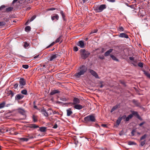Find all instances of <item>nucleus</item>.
<instances>
[{"mask_svg":"<svg viewBox=\"0 0 150 150\" xmlns=\"http://www.w3.org/2000/svg\"><path fill=\"white\" fill-rule=\"evenodd\" d=\"M107 125L104 124H102L101 126L104 127H107Z\"/></svg>","mask_w":150,"mask_h":150,"instance_id":"0e129e2a","label":"nucleus"},{"mask_svg":"<svg viewBox=\"0 0 150 150\" xmlns=\"http://www.w3.org/2000/svg\"><path fill=\"white\" fill-rule=\"evenodd\" d=\"M57 127V124H55L53 126V128L54 129H56Z\"/></svg>","mask_w":150,"mask_h":150,"instance_id":"13d9d810","label":"nucleus"},{"mask_svg":"<svg viewBox=\"0 0 150 150\" xmlns=\"http://www.w3.org/2000/svg\"><path fill=\"white\" fill-rule=\"evenodd\" d=\"M19 82L20 83L19 87L21 88H23V86L25 85L26 84L25 80L23 78H21Z\"/></svg>","mask_w":150,"mask_h":150,"instance_id":"39448f33","label":"nucleus"},{"mask_svg":"<svg viewBox=\"0 0 150 150\" xmlns=\"http://www.w3.org/2000/svg\"><path fill=\"white\" fill-rule=\"evenodd\" d=\"M55 9L54 8H49L48 9V11H52V10H55Z\"/></svg>","mask_w":150,"mask_h":150,"instance_id":"4d7b16f0","label":"nucleus"},{"mask_svg":"<svg viewBox=\"0 0 150 150\" xmlns=\"http://www.w3.org/2000/svg\"><path fill=\"white\" fill-rule=\"evenodd\" d=\"M138 66L141 67H143V64L142 63L140 62L138 64Z\"/></svg>","mask_w":150,"mask_h":150,"instance_id":"c03bdc74","label":"nucleus"},{"mask_svg":"<svg viewBox=\"0 0 150 150\" xmlns=\"http://www.w3.org/2000/svg\"><path fill=\"white\" fill-rule=\"evenodd\" d=\"M29 45V43H28L27 42H25L24 43V47L25 48H26L28 47Z\"/></svg>","mask_w":150,"mask_h":150,"instance_id":"473e14b6","label":"nucleus"},{"mask_svg":"<svg viewBox=\"0 0 150 150\" xmlns=\"http://www.w3.org/2000/svg\"><path fill=\"white\" fill-rule=\"evenodd\" d=\"M48 119H49L50 121H52V120H53L52 118V117H49L48 118Z\"/></svg>","mask_w":150,"mask_h":150,"instance_id":"680f3d73","label":"nucleus"},{"mask_svg":"<svg viewBox=\"0 0 150 150\" xmlns=\"http://www.w3.org/2000/svg\"><path fill=\"white\" fill-rule=\"evenodd\" d=\"M17 1L18 0H14L13 1V4L14 3H15L16 2V1Z\"/></svg>","mask_w":150,"mask_h":150,"instance_id":"774afa93","label":"nucleus"},{"mask_svg":"<svg viewBox=\"0 0 150 150\" xmlns=\"http://www.w3.org/2000/svg\"><path fill=\"white\" fill-rule=\"evenodd\" d=\"M5 7V6L4 5L1 6L0 7V10H1L3 9V8Z\"/></svg>","mask_w":150,"mask_h":150,"instance_id":"bf43d9fd","label":"nucleus"},{"mask_svg":"<svg viewBox=\"0 0 150 150\" xmlns=\"http://www.w3.org/2000/svg\"><path fill=\"white\" fill-rule=\"evenodd\" d=\"M60 100L63 101H65L67 100L65 98H60Z\"/></svg>","mask_w":150,"mask_h":150,"instance_id":"3c124183","label":"nucleus"},{"mask_svg":"<svg viewBox=\"0 0 150 150\" xmlns=\"http://www.w3.org/2000/svg\"><path fill=\"white\" fill-rule=\"evenodd\" d=\"M119 117L121 118V120H122V119H126V115H124L122 117Z\"/></svg>","mask_w":150,"mask_h":150,"instance_id":"09e8293b","label":"nucleus"},{"mask_svg":"<svg viewBox=\"0 0 150 150\" xmlns=\"http://www.w3.org/2000/svg\"><path fill=\"white\" fill-rule=\"evenodd\" d=\"M135 131L134 130H133L131 132V134L132 136H133L134 135V133L135 132Z\"/></svg>","mask_w":150,"mask_h":150,"instance_id":"052dcab7","label":"nucleus"},{"mask_svg":"<svg viewBox=\"0 0 150 150\" xmlns=\"http://www.w3.org/2000/svg\"><path fill=\"white\" fill-rule=\"evenodd\" d=\"M132 115H138L137 112H136V111H133L132 112Z\"/></svg>","mask_w":150,"mask_h":150,"instance_id":"37998d69","label":"nucleus"},{"mask_svg":"<svg viewBox=\"0 0 150 150\" xmlns=\"http://www.w3.org/2000/svg\"><path fill=\"white\" fill-rule=\"evenodd\" d=\"M36 17V16L34 15L32 16V17L31 18L30 20V22H31L33 21Z\"/></svg>","mask_w":150,"mask_h":150,"instance_id":"2f4dec72","label":"nucleus"},{"mask_svg":"<svg viewBox=\"0 0 150 150\" xmlns=\"http://www.w3.org/2000/svg\"><path fill=\"white\" fill-rule=\"evenodd\" d=\"M5 104L6 103L5 102H3L2 103H1L0 104V109L4 108L5 107Z\"/></svg>","mask_w":150,"mask_h":150,"instance_id":"4be33fe9","label":"nucleus"},{"mask_svg":"<svg viewBox=\"0 0 150 150\" xmlns=\"http://www.w3.org/2000/svg\"><path fill=\"white\" fill-rule=\"evenodd\" d=\"M46 128L45 127H41L40 128V130L41 132H43L46 131Z\"/></svg>","mask_w":150,"mask_h":150,"instance_id":"a878e982","label":"nucleus"},{"mask_svg":"<svg viewBox=\"0 0 150 150\" xmlns=\"http://www.w3.org/2000/svg\"><path fill=\"white\" fill-rule=\"evenodd\" d=\"M57 54H55L52 55L50 57V61H52L53 59L56 58L57 57Z\"/></svg>","mask_w":150,"mask_h":150,"instance_id":"2eb2a0df","label":"nucleus"},{"mask_svg":"<svg viewBox=\"0 0 150 150\" xmlns=\"http://www.w3.org/2000/svg\"><path fill=\"white\" fill-rule=\"evenodd\" d=\"M118 36L119 37L122 38H125L127 39L129 38L128 35L125 33H120Z\"/></svg>","mask_w":150,"mask_h":150,"instance_id":"6e6552de","label":"nucleus"},{"mask_svg":"<svg viewBox=\"0 0 150 150\" xmlns=\"http://www.w3.org/2000/svg\"><path fill=\"white\" fill-rule=\"evenodd\" d=\"M52 112H53V113L54 114H59L58 112L56 111H53V110H52Z\"/></svg>","mask_w":150,"mask_h":150,"instance_id":"864d4df0","label":"nucleus"},{"mask_svg":"<svg viewBox=\"0 0 150 150\" xmlns=\"http://www.w3.org/2000/svg\"><path fill=\"white\" fill-rule=\"evenodd\" d=\"M118 30L120 32H122L124 31V28L122 26H119L118 28Z\"/></svg>","mask_w":150,"mask_h":150,"instance_id":"c756f323","label":"nucleus"},{"mask_svg":"<svg viewBox=\"0 0 150 150\" xmlns=\"http://www.w3.org/2000/svg\"><path fill=\"white\" fill-rule=\"evenodd\" d=\"M9 93L12 96H13V91L11 90H10L9 91Z\"/></svg>","mask_w":150,"mask_h":150,"instance_id":"de8ad7c7","label":"nucleus"},{"mask_svg":"<svg viewBox=\"0 0 150 150\" xmlns=\"http://www.w3.org/2000/svg\"><path fill=\"white\" fill-rule=\"evenodd\" d=\"M18 86V83H15L14 85V87L15 89H16Z\"/></svg>","mask_w":150,"mask_h":150,"instance_id":"a18cd8bd","label":"nucleus"},{"mask_svg":"<svg viewBox=\"0 0 150 150\" xmlns=\"http://www.w3.org/2000/svg\"><path fill=\"white\" fill-rule=\"evenodd\" d=\"M41 112L42 114L45 117H47L49 115V112L45 110H42Z\"/></svg>","mask_w":150,"mask_h":150,"instance_id":"1a4fd4ad","label":"nucleus"},{"mask_svg":"<svg viewBox=\"0 0 150 150\" xmlns=\"http://www.w3.org/2000/svg\"><path fill=\"white\" fill-rule=\"evenodd\" d=\"M67 116H70L71 114L72 113V112L71 111L70 108H69L67 110Z\"/></svg>","mask_w":150,"mask_h":150,"instance_id":"6ab92c4d","label":"nucleus"},{"mask_svg":"<svg viewBox=\"0 0 150 150\" xmlns=\"http://www.w3.org/2000/svg\"><path fill=\"white\" fill-rule=\"evenodd\" d=\"M77 45L80 47L81 48H83L84 47V41H80L77 43Z\"/></svg>","mask_w":150,"mask_h":150,"instance_id":"0eeeda50","label":"nucleus"},{"mask_svg":"<svg viewBox=\"0 0 150 150\" xmlns=\"http://www.w3.org/2000/svg\"><path fill=\"white\" fill-rule=\"evenodd\" d=\"M74 108L76 109L81 110L83 108V106L81 105L76 104L74 105Z\"/></svg>","mask_w":150,"mask_h":150,"instance_id":"9d476101","label":"nucleus"},{"mask_svg":"<svg viewBox=\"0 0 150 150\" xmlns=\"http://www.w3.org/2000/svg\"><path fill=\"white\" fill-rule=\"evenodd\" d=\"M97 30H95L93 31H92L91 33H96L97 32Z\"/></svg>","mask_w":150,"mask_h":150,"instance_id":"5fc2aeb1","label":"nucleus"},{"mask_svg":"<svg viewBox=\"0 0 150 150\" xmlns=\"http://www.w3.org/2000/svg\"><path fill=\"white\" fill-rule=\"evenodd\" d=\"M133 117V115L132 114H130L128 116V117H126L125 119L126 121H128L130 119H131Z\"/></svg>","mask_w":150,"mask_h":150,"instance_id":"5701e85b","label":"nucleus"},{"mask_svg":"<svg viewBox=\"0 0 150 150\" xmlns=\"http://www.w3.org/2000/svg\"><path fill=\"white\" fill-rule=\"evenodd\" d=\"M60 14L62 16V18H64V17H65V15L64 14V13L63 12V11H60Z\"/></svg>","mask_w":150,"mask_h":150,"instance_id":"f704fd0d","label":"nucleus"},{"mask_svg":"<svg viewBox=\"0 0 150 150\" xmlns=\"http://www.w3.org/2000/svg\"><path fill=\"white\" fill-rule=\"evenodd\" d=\"M74 50L75 51H77L78 50V49L77 47H75L74 48Z\"/></svg>","mask_w":150,"mask_h":150,"instance_id":"8fccbe9b","label":"nucleus"},{"mask_svg":"<svg viewBox=\"0 0 150 150\" xmlns=\"http://www.w3.org/2000/svg\"><path fill=\"white\" fill-rule=\"evenodd\" d=\"M59 18V16L57 14H53V16H51V19L52 21L54 20L55 19L57 20H58Z\"/></svg>","mask_w":150,"mask_h":150,"instance_id":"9b49d317","label":"nucleus"},{"mask_svg":"<svg viewBox=\"0 0 150 150\" xmlns=\"http://www.w3.org/2000/svg\"><path fill=\"white\" fill-rule=\"evenodd\" d=\"M129 7H130L131 8H132V9H135V6L134 5H129Z\"/></svg>","mask_w":150,"mask_h":150,"instance_id":"49530a36","label":"nucleus"},{"mask_svg":"<svg viewBox=\"0 0 150 150\" xmlns=\"http://www.w3.org/2000/svg\"><path fill=\"white\" fill-rule=\"evenodd\" d=\"M89 72L92 75L94 76L96 78L98 79L99 78V76L97 73L93 70L92 69H89Z\"/></svg>","mask_w":150,"mask_h":150,"instance_id":"423d86ee","label":"nucleus"},{"mask_svg":"<svg viewBox=\"0 0 150 150\" xmlns=\"http://www.w3.org/2000/svg\"><path fill=\"white\" fill-rule=\"evenodd\" d=\"M13 7H8V8H7L6 9V12H9L11 11H12V10L13 9Z\"/></svg>","mask_w":150,"mask_h":150,"instance_id":"393cba45","label":"nucleus"},{"mask_svg":"<svg viewBox=\"0 0 150 150\" xmlns=\"http://www.w3.org/2000/svg\"><path fill=\"white\" fill-rule=\"evenodd\" d=\"M134 144V142H128V144L129 145H133V144Z\"/></svg>","mask_w":150,"mask_h":150,"instance_id":"603ef678","label":"nucleus"},{"mask_svg":"<svg viewBox=\"0 0 150 150\" xmlns=\"http://www.w3.org/2000/svg\"><path fill=\"white\" fill-rule=\"evenodd\" d=\"M55 43V42H52L50 45H49L48 47H47V48H49L50 47L53 45Z\"/></svg>","mask_w":150,"mask_h":150,"instance_id":"ea45409f","label":"nucleus"},{"mask_svg":"<svg viewBox=\"0 0 150 150\" xmlns=\"http://www.w3.org/2000/svg\"><path fill=\"white\" fill-rule=\"evenodd\" d=\"M58 92L57 90H55V91H53L52 92H51V95H53L55 93H57Z\"/></svg>","mask_w":150,"mask_h":150,"instance_id":"58836bf2","label":"nucleus"},{"mask_svg":"<svg viewBox=\"0 0 150 150\" xmlns=\"http://www.w3.org/2000/svg\"><path fill=\"white\" fill-rule=\"evenodd\" d=\"M62 36H59V38H58L55 40V43H57L59 42H62Z\"/></svg>","mask_w":150,"mask_h":150,"instance_id":"aec40b11","label":"nucleus"},{"mask_svg":"<svg viewBox=\"0 0 150 150\" xmlns=\"http://www.w3.org/2000/svg\"><path fill=\"white\" fill-rule=\"evenodd\" d=\"M24 96L21 94H18L16 96V99L18 100H20L22 99Z\"/></svg>","mask_w":150,"mask_h":150,"instance_id":"f3484780","label":"nucleus"},{"mask_svg":"<svg viewBox=\"0 0 150 150\" xmlns=\"http://www.w3.org/2000/svg\"><path fill=\"white\" fill-rule=\"evenodd\" d=\"M87 70V67L83 65L79 67L78 69V72L74 74V76L76 78H79L80 76L84 74Z\"/></svg>","mask_w":150,"mask_h":150,"instance_id":"f257e3e1","label":"nucleus"},{"mask_svg":"<svg viewBox=\"0 0 150 150\" xmlns=\"http://www.w3.org/2000/svg\"><path fill=\"white\" fill-rule=\"evenodd\" d=\"M99 58L102 59H104V57L103 56H100L99 57Z\"/></svg>","mask_w":150,"mask_h":150,"instance_id":"6e6d98bb","label":"nucleus"},{"mask_svg":"<svg viewBox=\"0 0 150 150\" xmlns=\"http://www.w3.org/2000/svg\"><path fill=\"white\" fill-rule=\"evenodd\" d=\"M29 127L30 128H36L39 127L38 125L35 124H30L29 125Z\"/></svg>","mask_w":150,"mask_h":150,"instance_id":"a211bd4d","label":"nucleus"},{"mask_svg":"<svg viewBox=\"0 0 150 150\" xmlns=\"http://www.w3.org/2000/svg\"><path fill=\"white\" fill-rule=\"evenodd\" d=\"M22 67L23 68L25 69H28L29 67L28 65H23Z\"/></svg>","mask_w":150,"mask_h":150,"instance_id":"a19ab883","label":"nucleus"},{"mask_svg":"<svg viewBox=\"0 0 150 150\" xmlns=\"http://www.w3.org/2000/svg\"><path fill=\"white\" fill-rule=\"evenodd\" d=\"M14 129L13 128H11L10 129H8L6 130L7 132H9L11 134H14Z\"/></svg>","mask_w":150,"mask_h":150,"instance_id":"ddd939ff","label":"nucleus"},{"mask_svg":"<svg viewBox=\"0 0 150 150\" xmlns=\"http://www.w3.org/2000/svg\"><path fill=\"white\" fill-rule=\"evenodd\" d=\"M29 21H30V20H28V21L25 23V25H28Z\"/></svg>","mask_w":150,"mask_h":150,"instance_id":"69168bd1","label":"nucleus"},{"mask_svg":"<svg viewBox=\"0 0 150 150\" xmlns=\"http://www.w3.org/2000/svg\"><path fill=\"white\" fill-rule=\"evenodd\" d=\"M31 28L30 26H27L25 28V30L26 32H28L30 30Z\"/></svg>","mask_w":150,"mask_h":150,"instance_id":"cd10ccee","label":"nucleus"},{"mask_svg":"<svg viewBox=\"0 0 150 150\" xmlns=\"http://www.w3.org/2000/svg\"><path fill=\"white\" fill-rule=\"evenodd\" d=\"M20 139L21 140L23 141H25V142H27L28 140V138H20Z\"/></svg>","mask_w":150,"mask_h":150,"instance_id":"7c9ffc66","label":"nucleus"},{"mask_svg":"<svg viewBox=\"0 0 150 150\" xmlns=\"http://www.w3.org/2000/svg\"><path fill=\"white\" fill-rule=\"evenodd\" d=\"M112 59L113 60L115 61H116L117 62L119 61V60L114 55H110Z\"/></svg>","mask_w":150,"mask_h":150,"instance_id":"412c9836","label":"nucleus"},{"mask_svg":"<svg viewBox=\"0 0 150 150\" xmlns=\"http://www.w3.org/2000/svg\"><path fill=\"white\" fill-rule=\"evenodd\" d=\"M121 121V118L119 117L116 121V124L114 125V126L115 127H117L120 124V123Z\"/></svg>","mask_w":150,"mask_h":150,"instance_id":"f8f14e48","label":"nucleus"},{"mask_svg":"<svg viewBox=\"0 0 150 150\" xmlns=\"http://www.w3.org/2000/svg\"><path fill=\"white\" fill-rule=\"evenodd\" d=\"M6 23L4 22H0V26H2L4 25Z\"/></svg>","mask_w":150,"mask_h":150,"instance_id":"79ce46f5","label":"nucleus"},{"mask_svg":"<svg viewBox=\"0 0 150 150\" xmlns=\"http://www.w3.org/2000/svg\"><path fill=\"white\" fill-rule=\"evenodd\" d=\"M113 50L112 49H110L107 51L105 53L104 55L105 56H108L110 54L111 52Z\"/></svg>","mask_w":150,"mask_h":150,"instance_id":"dca6fc26","label":"nucleus"},{"mask_svg":"<svg viewBox=\"0 0 150 150\" xmlns=\"http://www.w3.org/2000/svg\"><path fill=\"white\" fill-rule=\"evenodd\" d=\"M80 101L79 100L76 98H74V102L73 103V105H75L78 103H79Z\"/></svg>","mask_w":150,"mask_h":150,"instance_id":"4468645a","label":"nucleus"},{"mask_svg":"<svg viewBox=\"0 0 150 150\" xmlns=\"http://www.w3.org/2000/svg\"><path fill=\"white\" fill-rule=\"evenodd\" d=\"M147 137V135L146 134H145L141 138H140V140H142L144 139H145Z\"/></svg>","mask_w":150,"mask_h":150,"instance_id":"72a5a7b5","label":"nucleus"},{"mask_svg":"<svg viewBox=\"0 0 150 150\" xmlns=\"http://www.w3.org/2000/svg\"><path fill=\"white\" fill-rule=\"evenodd\" d=\"M21 93L23 94L26 95L27 94V91L26 90L24 89L21 91Z\"/></svg>","mask_w":150,"mask_h":150,"instance_id":"bb28decb","label":"nucleus"},{"mask_svg":"<svg viewBox=\"0 0 150 150\" xmlns=\"http://www.w3.org/2000/svg\"><path fill=\"white\" fill-rule=\"evenodd\" d=\"M47 112H49V115H50L52 114V110L51 109H49L47 110Z\"/></svg>","mask_w":150,"mask_h":150,"instance_id":"e433bc0d","label":"nucleus"},{"mask_svg":"<svg viewBox=\"0 0 150 150\" xmlns=\"http://www.w3.org/2000/svg\"><path fill=\"white\" fill-rule=\"evenodd\" d=\"M144 74L146 75L150 79V74L148 73V72H144Z\"/></svg>","mask_w":150,"mask_h":150,"instance_id":"c9c22d12","label":"nucleus"},{"mask_svg":"<svg viewBox=\"0 0 150 150\" xmlns=\"http://www.w3.org/2000/svg\"><path fill=\"white\" fill-rule=\"evenodd\" d=\"M146 142L145 140H144L143 141H142L140 142V145L141 146H143L145 144Z\"/></svg>","mask_w":150,"mask_h":150,"instance_id":"4c0bfd02","label":"nucleus"},{"mask_svg":"<svg viewBox=\"0 0 150 150\" xmlns=\"http://www.w3.org/2000/svg\"><path fill=\"white\" fill-rule=\"evenodd\" d=\"M81 57L83 59H86L90 54V53L85 49H81L80 50Z\"/></svg>","mask_w":150,"mask_h":150,"instance_id":"f03ea898","label":"nucleus"},{"mask_svg":"<svg viewBox=\"0 0 150 150\" xmlns=\"http://www.w3.org/2000/svg\"><path fill=\"white\" fill-rule=\"evenodd\" d=\"M145 123V122H142V123H140L139 124V125L140 126H142V125H143V124H144V123Z\"/></svg>","mask_w":150,"mask_h":150,"instance_id":"e2e57ef3","label":"nucleus"},{"mask_svg":"<svg viewBox=\"0 0 150 150\" xmlns=\"http://www.w3.org/2000/svg\"><path fill=\"white\" fill-rule=\"evenodd\" d=\"M84 120L86 122L91 121L93 122L95 121V119L93 116L90 115L85 117L84 118Z\"/></svg>","mask_w":150,"mask_h":150,"instance_id":"20e7f679","label":"nucleus"},{"mask_svg":"<svg viewBox=\"0 0 150 150\" xmlns=\"http://www.w3.org/2000/svg\"><path fill=\"white\" fill-rule=\"evenodd\" d=\"M118 108V106L116 105L114 106L111 110V112H112Z\"/></svg>","mask_w":150,"mask_h":150,"instance_id":"c85d7f7f","label":"nucleus"},{"mask_svg":"<svg viewBox=\"0 0 150 150\" xmlns=\"http://www.w3.org/2000/svg\"><path fill=\"white\" fill-rule=\"evenodd\" d=\"M109 1L112 2H114L115 1V0H109Z\"/></svg>","mask_w":150,"mask_h":150,"instance_id":"338daca9","label":"nucleus"},{"mask_svg":"<svg viewBox=\"0 0 150 150\" xmlns=\"http://www.w3.org/2000/svg\"><path fill=\"white\" fill-rule=\"evenodd\" d=\"M33 121L34 122H35L37 121V117L36 116L33 115Z\"/></svg>","mask_w":150,"mask_h":150,"instance_id":"b1692460","label":"nucleus"},{"mask_svg":"<svg viewBox=\"0 0 150 150\" xmlns=\"http://www.w3.org/2000/svg\"><path fill=\"white\" fill-rule=\"evenodd\" d=\"M106 7V5L102 4L99 6H96L94 7V10L97 12H101L103 10L105 9Z\"/></svg>","mask_w":150,"mask_h":150,"instance_id":"7ed1b4c3","label":"nucleus"}]
</instances>
